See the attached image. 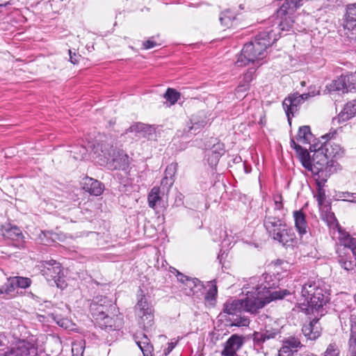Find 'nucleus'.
<instances>
[{
  "instance_id": "nucleus-57",
  "label": "nucleus",
  "mask_w": 356,
  "mask_h": 356,
  "mask_svg": "<svg viewBox=\"0 0 356 356\" xmlns=\"http://www.w3.org/2000/svg\"><path fill=\"white\" fill-rule=\"evenodd\" d=\"M303 0H287V1L293 5V7L297 8L302 5Z\"/></svg>"
},
{
  "instance_id": "nucleus-37",
  "label": "nucleus",
  "mask_w": 356,
  "mask_h": 356,
  "mask_svg": "<svg viewBox=\"0 0 356 356\" xmlns=\"http://www.w3.org/2000/svg\"><path fill=\"white\" fill-rule=\"evenodd\" d=\"M250 324V320L246 316H239L234 318L232 323V325L237 327H246Z\"/></svg>"
},
{
  "instance_id": "nucleus-21",
  "label": "nucleus",
  "mask_w": 356,
  "mask_h": 356,
  "mask_svg": "<svg viewBox=\"0 0 356 356\" xmlns=\"http://www.w3.org/2000/svg\"><path fill=\"white\" fill-rule=\"evenodd\" d=\"M350 336L348 340L349 356H356V315L351 314L350 318Z\"/></svg>"
},
{
  "instance_id": "nucleus-28",
  "label": "nucleus",
  "mask_w": 356,
  "mask_h": 356,
  "mask_svg": "<svg viewBox=\"0 0 356 356\" xmlns=\"http://www.w3.org/2000/svg\"><path fill=\"white\" fill-rule=\"evenodd\" d=\"M149 207L155 209L161 201V189L154 186L152 188L147 197Z\"/></svg>"
},
{
  "instance_id": "nucleus-32",
  "label": "nucleus",
  "mask_w": 356,
  "mask_h": 356,
  "mask_svg": "<svg viewBox=\"0 0 356 356\" xmlns=\"http://www.w3.org/2000/svg\"><path fill=\"white\" fill-rule=\"evenodd\" d=\"M55 322L61 327H63L66 330H72L74 327V324L71 320L67 318H61L60 316L56 315L54 317Z\"/></svg>"
},
{
  "instance_id": "nucleus-9",
  "label": "nucleus",
  "mask_w": 356,
  "mask_h": 356,
  "mask_svg": "<svg viewBox=\"0 0 356 356\" xmlns=\"http://www.w3.org/2000/svg\"><path fill=\"white\" fill-rule=\"evenodd\" d=\"M171 272L175 274L177 280L181 283L180 288L184 293L188 296H198L204 288L203 284L197 278H191L173 268Z\"/></svg>"
},
{
  "instance_id": "nucleus-42",
  "label": "nucleus",
  "mask_w": 356,
  "mask_h": 356,
  "mask_svg": "<svg viewBox=\"0 0 356 356\" xmlns=\"http://www.w3.org/2000/svg\"><path fill=\"white\" fill-rule=\"evenodd\" d=\"M220 159V154L219 153H212L208 155V163L209 165L213 167L217 165L218 161Z\"/></svg>"
},
{
  "instance_id": "nucleus-41",
  "label": "nucleus",
  "mask_w": 356,
  "mask_h": 356,
  "mask_svg": "<svg viewBox=\"0 0 356 356\" xmlns=\"http://www.w3.org/2000/svg\"><path fill=\"white\" fill-rule=\"evenodd\" d=\"M98 312L99 313V317L100 318H102L105 320V323L107 325L106 326L112 327V325L111 324V318L106 314V311L104 310V307L102 305H100L99 307L97 308Z\"/></svg>"
},
{
  "instance_id": "nucleus-25",
  "label": "nucleus",
  "mask_w": 356,
  "mask_h": 356,
  "mask_svg": "<svg viewBox=\"0 0 356 356\" xmlns=\"http://www.w3.org/2000/svg\"><path fill=\"white\" fill-rule=\"evenodd\" d=\"M219 20L222 26L230 28L236 25L238 18L233 12L227 10L221 13Z\"/></svg>"
},
{
  "instance_id": "nucleus-29",
  "label": "nucleus",
  "mask_w": 356,
  "mask_h": 356,
  "mask_svg": "<svg viewBox=\"0 0 356 356\" xmlns=\"http://www.w3.org/2000/svg\"><path fill=\"white\" fill-rule=\"evenodd\" d=\"M3 235L13 241L21 240L23 237L21 230L17 227H11L10 228L6 229L3 233Z\"/></svg>"
},
{
  "instance_id": "nucleus-51",
  "label": "nucleus",
  "mask_w": 356,
  "mask_h": 356,
  "mask_svg": "<svg viewBox=\"0 0 356 356\" xmlns=\"http://www.w3.org/2000/svg\"><path fill=\"white\" fill-rule=\"evenodd\" d=\"M254 340L257 342H264L266 341L264 339V333L255 332L254 334Z\"/></svg>"
},
{
  "instance_id": "nucleus-34",
  "label": "nucleus",
  "mask_w": 356,
  "mask_h": 356,
  "mask_svg": "<svg viewBox=\"0 0 356 356\" xmlns=\"http://www.w3.org/2000/svg\"><path fill=\"white\" fill-rule=\"evenodd\" d=\"M70 152L72 154V156L76 160H81L84 159L87 154L88 149L84 146H80L74 147Z\"/></svg>"
},
{
  "instance_id": "nucleus-20",
  "label": "nucleus",
  "mask_w": 356,
  "mask_h": 356,
  "mask_svg": "<svg viewBox=\"0 0 356 356\" xmlns=\"http://www.w3.org/2000/svg\"><path fill=\"white\" fill-rule=\"evenodd\" d=\"M293 218L295 221V227L298 232L300 236H302L307 232L308 225L306 221L305 213L299 210L293 211Z\"/></svg>"
},
{
  "instance_id": "nucleus-16",
  "label": "nucleus",
  "mask_w": 356,
  "mask_h": 356,
  "mask_svg": "<svg viewBox=\"0 0 356 356\" xmlns=\"http://www.w3.org/2000/svg\"><path fill=\"white\" fill-rule=\"evenodd\" d=\"M302 332L307 340L314 341L318 339L321 334L318 319L314 318L308 323H305Z\"/></svg>"
},
{
  "instance_id": "nucleus-43",
  "label": "nucleus",
  "mask_w": 356,
  "mask_h": 356,
  "mask_svg": "<svg viewBox=\"0 0 356 356\" xmlns=\"http://www.w3.org/2000/svg\"><path fill=\"white\" fill-rule=\"evenodd\" d=\"M273 201L275 209L280 210L281 209H282V196L280 194H275L273 195Z\"/></svg>"
},
{
  "instance_id": "nucleus-27",
  "label": "nucleus",
  "mask_w": 356,
  "mask_h": 356,
  "mask_svg": "<svg viewBox=\"0 0 356 356\" xmlns=\"http://www.w3.org/2000/svg\"><path fill=\"white\" fill-rule=\"evenodd\" d=\"M314 140V136L309 126H302L299 128L297 140L302 144H309Z\"/></svg>"
},
{
  "instance_id": "nucleus-23",
  "label": "nucleus",
  "mask_w": 356,
  "mask_h": 356,
  "mask_svg": "<svg viewBox=\"0 0 356 356\" xmlns=\"http://www.w3.org/2000/svg\"><path fill=\"white\" fill-rule=\"evenodd\" d=\"M356 115V99L346 103L343 111L339 115V119L346 121Z\"/></svg>"
},
{
  "instance_id": "nucleus-40",
  "label": "nucleus",
  "mask_w": 356,
  "mask_h": 356,
  "mask_svg": "<svg viewBox=\"0 0 356 356\" xmlns=\"http://www.w3.org/2000/svg\"><path fill=\"white\" fill-rule=\"evenodd\" d=\"M191 124L192 125L189 127V131L194 130L195 131L204 127L207 124V121L205 120L197 121L195 118H193L191 120Z\"/></svg>"
},
{
  "instance_id": "nucleus-6",
  "label": "nucleus",
  "mask_w": 356,
  "mask_h": 356,
  "mask_svg": "<svg viewBox=\"0 0 356 356\" xmlns=\"http://www.w3.org/2000/svg\"><path fill=\"white\" fill-rule=\"evenodd\" d=\"M338 239L343 248H337V261L342 269L348 272L351 271L355 268L356 263L351 255L347 252L346 248L350 246L351 243L353 241H355L356 238L352 237L348 232L342 230L341 227L338 229Z\"/></svg>"
},
{
  "instance_id": "nucleus-45",
  "label": "nucleus",
  "mask_w": 356,
  "mask_h": 356,
  "mask_svg": "<svg viewBox=\"0 0 356 356\" xmlns=\"http://www.w3.org/2000/svg\"><path fill=\"white\" fill-rule=\"evenodd\" d=\"M264 339H266V340H268L270 339L275 338L276 336L279 334V332L277 330H266L264 332Z\"/></svg>"
},
{
  "instance_id": "nucleus-60",
  "label": "nucleus",
  "mask_w": 356,
  "mask_h": 356,
  "mask_svg": "<svg viewBox=\"0 0 356 356\" xmlns=\"http://www.w3.org/2000/svg\"><path fill=\"white\" fill-rule=\"evenodd\" d=\"M147 356H152V355H147Z\"/></svg>"
},
{
  "instance_id": "nucleus-5",
  "label": "nucleus",
  "mask_w": 356,
  "mask_h": 356,
  "mask_svg": "<svg viewBox=\"0 0 356 356\" xmlns=\"http://www.w3.org/2000/svg\"><path fill=\"white\" fill-rule=\"evenodd\" d=\"M328 134L321 137L322 141L314 143L310 146V150L314 152V155L319 156L316 164L318 170H323V167L327 164L328 159L340 157L343 154L341 147L332 141L328 140Z\"/></svg>"
},
{
  "instance_id": "nucleus-55",
  "label": "nucleus",
  "mask_w": 356,
  "mask_h": 356,
  "mask_svg": "<svg viewBox=\"0 0 356 356\" xmlns=\"http://www.w3.org/2000/svg\"><path fill=\"white\" fill-rule=\"evenodd\" d=\"M343 197H352V200H350V202L356 203V193H350L348 192L343 193Z\"/></svg>"
},
{
  "instance_id": "nucleus-3",
  "label": "nucleus",
  "mask_w": 356,
  "mask_h": 356,
  "mask_svg": "<svg viewBox=\"0 0 356 356\" xmlns=\"http://www.w3.org/2000/svg\"><path fill=\"white\" fill-rule=\"evenodd\" d=\"M114 143L112 137L99 134L89 147L92 148L94 159L100 165H110L114 169L126 171L130 163L129 156L123 150H116Z\"/></svg>"
},
{
  "instance_id": "nucleus-18",
  "label": "nucleus",
  "mask_w": 356,
  "mask_h": 356,
  "mask_svg": "<svg viewBox=\"0 0 356 356\" xmlns=\"http://www.w3.org/2000/svg\"><path fill=\"white\" fill-rule=\"evenodd\" d=\"M300 346V342L295 338L285 341L279 350V356H294L297 353V348Z\"/></svg>"
},
{
  "instance_id": "nucleus-13",
  "label": "nucleus",
  "mask_w": 356,
  "mask_h": 356,
  "mask_svg": "<svg viewBox=\"0 0 356 356\" xmlns=\"http://www.w3.org/2000/svg\"><path fill=\"white\" fill-rule=\"evenodd\" d=\"M264 225L268 234L272 238H274L277 234H279V232L286 227V224L283 220L268 214L265 217Z\"/></svg>"
},
{
  "instance_id": "nucleus-54",
  "label": "nucleus",
  "mask_w": 356,
  "mask_h": 356,
  "mask_svg": "<svg viewBox=\"0 0 356 356\" xmlns=\"http://www.w3.org/2000/svg\"><path fill=\"white\" fill-rule=\"evenodd\" d=\"M325 197V193L323 191H322L321 190H319L318 194L316 197V199L320 205L323 204Z\"/></svg>"
},
{
  "instance_id": "nucleus-46",
  "label": "nucleus",
  "mask_w": 356,
  "mask_h": 356,
  "mask_svg": "<svg viewBox=\"0 0 356 356\" xmlns=\"http://www.w3.org/2000/svg\"><path fill=\"white\" fill-rule=\"evenodd\" d=\"M303 95H306L307 99L309 97H314L316 95H320V90L316 89V87H310L309 88V92L307 93H303Z\"/></svg>"
},
{
  "instance_id": "nucleus-52",
  "label": "nucleus",
  "mask_w": 356,
  "mask_h": 356,
  "mask_svg": "<svg viewBox=\"0 0 356 356\" xmlns=\"http://www.w3.org/2000/svg\"><path fill=\"white\" fill-rule=\"evenodd\" d=\"M212 153H219L220 158L224 154L225 151L222 148L220 147V145H213L212 150L211 151Z\"/></svg>"
},
{
  "instance_id": "nucleus-38",
  "label": "nucleus",
  "mask_w": 356,
  "mask_h": 356,
  "mask_svg": "<svg viewBox=\"0 0 356 356\" xmlns=\"http://www.w3.org/2000/svg\"><path fill=\"white\" fill-rule=\"evenodd\" d=\"M340 350L336 343H330L325 353L324 356H339Z\"/></svg>"
},
{
  "instance_id": "nucleus-58",
  "label": "nucleus",
  "mask_w": 356,
  "mask_h": 356,
  "mask_svg": "<svg viewBox=\"0 0 356 356\" xmlns=\"http://www.w3.org/2000/svg\"><path fill=\"white\" fill-rule=\"evenodd\" d=\"M29 296H30L31 298H33L37 302H46V300H44L42 298L33 294L32 292L29 293Z\"/></svg>"
},
{
  "instance_id": "nucleus-22",
  "label": "nucleus",
  "mask_w": 356,
  "mask_h": 356,
  "mask_svg": "<svg viewBox=\"0 0 356 356\" xmlns=\"http://www.w3.org/2000/svg\"><path fill=\"white\" fill-rule=\"evenodd\" d=\"M344 28L349 31H353L356 28V3L347 6Z\"/></svg>"
},
{
  "instance_id": "nucleus-44",
  "label": "nucleus",
  "mask_w": 356,
  "mask_h": 356,
  "mask_svg": "<svg viewBox=\"0 0 356 356\" xmlns=\"http://www.w3.org/2000/svg\"><path fill=\"white\" fill-rule=\"evenodd\" d=\"M174 181V179H170L169 177L164 176V177L162 179L161 181V184L163 188L165 187L168 191L170 188V187L173 185Z\"/></svg>"
},
{
  "instance_id": "nucleus-30",
  "label": "nucleus",
  "mask_w": 356,
  "mask_h": 356,
  "mask_svg": "<svg viewBox=\"0 0 356 356\" xmlns=\"http://www.w3.org/2000/svg\"><path fill=\"white\" fill-rule=\"evenodd\" d=\"M210 283H211V286L208 289V291L204 296V299L207 302L213 304V302L216 300V298L217 296V293H218V289H217V286L216 284L215 280L211 281Z\"/></svg>"
},
{
  "instance_id": "nucleus-48",
  "label": "nucleus",
  "mask_w": 356,
  "mask_h": 356,
  "mask_svg": "<svg viewBox=\"0 0 356 356\" xmlns=\"http://www.w3.org/2000/svg\"><path fill=\"white\" fill-rule=\"evenodd\" d=\"M252 80V73L251 72H248L244 74L243 83L247 84L249 86L250 83Z\"/></svg>"
},
{
  "instance_id": "nucleus-1",
  "label": "nucleus",
  "mask_w": 356,
  "mask_h": 356,
  "mask_svg": "<svg viewBox=\"0 0 356 356\" xmlns=\"http://www.w3.org/2000/svg\"><path fill=\"white\" fill-rule=\"evenodd\" d=\"M275 286L271 275L263 274L261 276L250 277L243 288L245 298L227 300L223 305V312L228 315H236L244 310L254 314L267 303L281 300L290 293L286 289L273 291Z\"/></svg>"
},
{
  "instance_id": "nucleus-33",
  "label": "nucleus",
  "mask_w": 356,
  "mask_h": 356,
  "mask_svg": "<svg viewBox=\"0 0 356 356\" xmlns=\"http://www.w3.org/2000/svg\"><path fill=\"white\" fill-rule=\"evenodd\" d=\"M164 97L167 101L170 102L171 104H175L179 99L180 93L177 92L175 89L168 88L164 95Z\"/></svg>"
},
{
  "instance_id": "nucleus-53",
  "label": "nucleus",
  "mask_w": 356,
  "mask_h": 356,
  "mask_svg": "<svg viewBox=\"0 0 356 356\" xmlns=\"http://www.w3.org/2000/svg\"><path fill=\"white\" fill-rule=\"evenodd\" d=\"M156 45V43L152 40H148L143 43V47L145 49H149L153 48Z\"/></svg>"
},
{
  "instance_id": "nucleus-35",
  "label": "nucleus",
  "mask_w": 356,
  "mask_h": 356,
  "mask_svg": "<svg viewBox=\"0 0 356 356\" xmlns=\"http://www.w3.org/2000/svg\"><path fill=\"white\" fill-rule=\"evenodd\" d=\"M84 348V343L82 341L73 342L72 346V356H83Z\"/></svg>"
},
{
  "instance_id": "nucleus-10",
  "label": "nucleus",
  "mask_w": 356,
  "mask_h": 356,
  "mask_svg": "<svg viewBox=\"0 0 356 356\" xmlns=\"http://www.w3.org/2000/svg\"><path fill=\"white\" fill-rule=\"evenodd\" d=\"M306 99V95L294 93L285 98L283 101L282 106L290 124L291 118L298 111L299 106Z\"/></svg>"
},
{
  "instance_id": "nucleus-4",
  "label": "nucleus",
  "mask_w": 356,
  "mask_h": 356,
  "mask_svg": "<svg viewBox=\"0 0 356 356\" xmlns=\"http://www.w3.org/2000/svg\"><path fill=\"white\" fill-rule=\"evenodd\" d=\"M302 296L305 298L303 302L298 306V310L305 314L318 311L327 302L326 292L314 281H308L302 286Z\"/></svg>"
},
{
  "instance_id": "nucleus-47",
  "label": "nucleus",
  "mask_w": 356,
  "mask_h": 356,
  "mask_svg": "<svg viewBox=\"0 0 356 356\" xmlns=\"http://www.w3.org/2000/svg\"><path fill=\"white\" fill-rule=\"evenodd\" d=\"M177 342V340H175L174 341H171L170 342H169L168 343V347L164 350V354L166 355H168L175 348Z\"/></svg>"
},
{
  "instance_id": "nucleus-7",
  "label": "nucleus",
  "mask_w": 356,
  "mask_h": 356,
  "mask_svg": "<svg viewBox=\"0 0 356 356\" xmlns=\"http://www.w3.org/2000/svg\"><path fill=\"white\" fill-rule=\"evenodd\" d=\"M137 316L140 318L139 323L145 331L152 330L154 321V309L147 302V298L143 295L138 296V302L136 305Z\"/></svg>"
},
{
  "instance_id": "nucleus-12",
  "label": "nucleus",
  "mask_w": 356,
  "mask_h": 356,
  "mask_svg": "<svg viewBox=\"0 0 356 356\" xmlns=\"http://www.w3.org/2000/svg\"><path fill=\"white\" fill-rule=\"evenodd\" d=\"M35 352L36 349L33 343L23 340L4 352L3 356H34Z\"/></svg>"
},
{
  "instance_id": "nucleus-39",
  "label": "nucleus",
  "mask_w": 356,
  "mask_h": 356,
  "mask_svg": "<svg viewBox=\"0 0 356 356\" xmlns=\"http://www.w3.org/2000/svg\"><path fill=\"white\" fill-rule=\"evenodd\" d=\"M177 170V163H172L169 164L165 171V175L167 177L170 179H174L175 175L176 174Z\"/></svg>"
},
{
  "instance_id": "nucleus-15",
  "label": "nucleus",
  "mask_w": 356,
  "mask_h": 356,
  "mask_svg": "<svg viewBox=\"0 0 356 356\" xmlns=\"http://www.w3.org/2000/svg\"><path fill=\"white\" fill-rule=\"evenodd\" d=\"M273 238L286 248H293L297 244V238L293 230L287 229L286 227Z\"/></svg>"
},
{
  "instance_id": "nucleus-8",
  "label": "nucleus",
  "mask_w": 356,
  "mask_h": 356,
  "mask_svg": "<svg viewBox=\"0 0 356 356\" xmlns=\"http://www.w3.org/2000/svg\"><path fill=\"white\" fill-rule=\"evenodd\" d=\"M42 272L47 282L56 284L57 287L63 288L64 284L63 273L60 264L56 260L44 261Z\"/></svg>"
},
{
  "instance_id": "nucleus-50",
  "label": "nucleus",
  "mask_w": 356,
  "mask_h": 356,
  "mask_svg": "<svg viewBox=\"0 0 356 356\" xmlns=\"http://www.w3.org/2000/svg\"><path fill=\"white\" fill-rule=\"evenodd\" d=\"M249 89V86L247 84H244L242 82L238 85V86L236 89V94L240 92H243L247 91Z\"/></svg>"
},
{
  "instance_id": "nucleus-11",
  "label": "nucleus",
  "mask_w": 356,
  "mask_h": 356,
  "mask_svg": "<svg viewBox=\"0 0 356 356\" xmlns=\"http://www.w3.org/2000/svg\"><path fill=\"white\" fill-rule=\"evenodd\" d=\"M291 147L294 149L297 153L298 157L300 159L302 165L307 170L314 171L313 166L315 165L316 161L318 160L319 156L313 154L312 159L307 149H303L300 144L296 143L295 140L292 138L290 142Z\"/></svg>"
},
{
  "instance_id": "nucleus-2",
  "label": "nucleus",
  "mask_w": 356,
  "mask_h": 356,
  "mask_svg": "<svg viewBox=\"0 0 356 356\" xmlns=\"http://www.w3.org/2000/svg\"><path fill=\"white\" fill-rule=\"evenodd\" d=\"M288 29L283 22L276 26L267 27L256 36L254 42L244 45L236 64L242 67L263 59L266 56V49L278 40L280 31Z\"/></svg>"
},
{
  "instance_id": "nucleus-17",
  "label": "nucleus",
  "mask_w": 356,
  "mask_h": 356,
  "mask_svg": "<svg viewBox=\"0 0 356 356\" xmlns=\"http://www.w3.org/2000/svg\"><path fill=\"white\" fill-rule=\"evenodd\" d=\"M134 340L144 356L152 355L154 350L153 346L151 344L149 339L145 334L142 332L136 334L134 336Z\"/></svg>"
},
{
  "instance_id": "nucleus-19",
  "label": "nucleus",
  "mask_w": 356,
  "mask_h": 356,
  "mask_svg": "<svg viewBox=\"0 0 356 356\" xmlns=\"http://www.w3.org/2000/svg\"><path fill=\"white\" fill-rule=\"evenodd\" d=\"M83 188L93 195H99L103 192V186L102 183L92 178L86 177L83 182Z\"/></svg>"
},
{
  "instance_id": "nucleus-24",
  "label": "nucleus",
  "mask_w": 356,
  "mask_h": 356,
  "mask_svg": "<svg viewBox=\"0 0 356 356\" xmlns=\"http://www.w3.org/2000/svg\"><path fill=\"white\" fill-rule=\"evenodd\" d=\"M1 294H3L7 298L15 297L17 294V287L13 277L7 280V282L0 289Z\"/></svg>"
},
{
  "instance_id": "nucleus-49",
  "label": "nucleus",
  "mask_w": 356,
  "mask_h": 356,
  "mask_svg": "<svg viewBox=\"0 0 356 356\" xmlns=\"http://www.w3.org/2000/svg\"><path fill=\"white\" fill-rule=\"evenodd\" d=\"M69 54H70V60L72 63L76 64L79 63V58L80 56L76 55V53L72 52L71 50H69Z\"/></svg>"
},
{
  "instance_id": "nucleus-31",
  "label": "nucleus",
  "mask_w": 356,
  "mask_h": 356,
  "mask_svg": "<svg viewBox=\"0 0 356 356\" xmlns=\"http://www.w3.org/2000/svg\"><path fill=\"white\" fill-rule=\"evenodd\" d=\"M343 76L349 79L348 81H346V92L356 91V73L343 74Z\"/></svg>"
},
{
  "instance_id": "nucleus-36",
  "label": "nucleus",
  "mask_w": 356,
  "mask_h": 356,
  "mask_svg": "<svg viewBox=\"0 0 356 356\" xmlns=\"http://www.w3.org/2000/svg\"><path fill=\"white\" fill-rule=\"evenodd\" d=\"M15 283L18 288L26 289L31 284V280L30 278L24 277H13Z\"/></svg>"
},
{
  "instance_id": "nucleus-26",
  "label": "nucleus",
  "mask_w": 356,
  "mask_h": 356,
  "mask_svg": "<svg viewBox=\"0 0 356 356\" xmlns=\"http://www.w3.org/2000/svg\"><path fill=\"white\" fill-rule=\"evenodd\" d=\"M348 78L343 76V74L341 75L337 79L332 81V82L327 86V89L329 92L339 91L342 93L346 92V81H348Z\"/></svg>"
},
{
  "instance_id": "nucleus-14",
  "label": "nucleus",
  "mask_w": 356,
  "mask_h": 356,
  "mask_svg": "<svg viewBox=\"0 0 356 356\" xmlns=\"http://www.w3.org/2000/svg\"><path fill=\"white\" fill-rule=\"evenodd\" d=\"M243 337L238 334H232L226 341L222 355L224 356H235L243 344Z\"/></svg>"
},
{
  "instance_id": "nucleus-56",
  "label": "nucleus",
  "mask_w": 356,
  "mask_h": 356,
  "mask_svg": "<svg viewBox=\"0 0 356 356\" xmlns=\"http://www.w3.org/2000/svg\"><path fill=\"white\" fill-rule=\"evenodd\" d=\"M350 249L355 257V259H353L356 263V239L355 241H353V242L351 243L350 246L348 248Z\"/></svg>"
},
{
  "instance_id": "nucleus-59",
  "label": "nucleus",
  "mask_w": 356,
  "mask_h": 356,
  "mask_svg": "<svg viewBox=\"0 0 356 356\" xmlns=\"http://www.w3.org/2000/svg\"><path fill=\"white\" fill-rule=\"evenodd\" d=\"M144 124H138L136 125H133L130 127L131 131H139L140 130H142L143 129Z\"/></svg>"
}]
</instances>
